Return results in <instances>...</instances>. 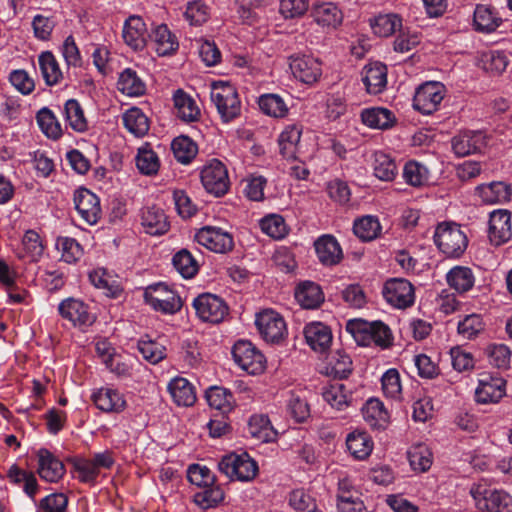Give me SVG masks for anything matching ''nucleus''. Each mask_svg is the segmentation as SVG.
I'll return each mask as SVG.
<instances>
[{"label":"nucleus","instance_id":"1","mask_svg":"<svg viewBox=\"0 0 512 512\" xmlns=\"http://www.w3.org/2000/svg\"><path fill=\"white\" fill-rule=\"evenodd\" d=\"M470 495L480 512H512V497L484 482L474 483Z\"/></svg>","mask_w":512,"mask_h":512},{"label":"nucleus","instance_id":"2","mask_svg":"<svg viewBox=\"0 0 512 512\" xmlns=\"http://www.w3.org/2000/svg\"><path fill=\"white\" fill-rule=\"evenodd\" d=\"M210 98L223 122H231L240 116L241 101L232 84L223 81L213 82Z\"/></svg>","mask_w":512,"mask_h":512},{"label":"nucleus","instance_id":"3","mask_svg":"<svg viewBox=\"0 0 512 512\" xmlns=\"http://www.w3.org/2000/svg\"><path fill=\"white\" fill-rule=\"evenodd\" d=\"M434 242L437 248L450 258L460 257L468 246V239L460 225L443 222L438 224L434 232Z\"/></svg>","mask_w":512,"mask_h":512},{"label":"nucleus","instance_id":"4","mask_svg":"<svg viewBox=\"0 0 512 512\" xmlns=\"http://www.w3.org/2000/svg\"><path fill=\"white\" fill-rule=\"evenodd\" d=\"M220 472L230 480L248 482L258 473V465L246 452L231 453L224 456L218 463Z\"/></svg>","mask_w":512,"mask_h":512},{"label":"nucleus","instance_id":"5","mask_svg":"<svg viewBox=\"0 0 512 512\" xmlns=\"http://www.w3.org/2000/svg\"><path fill=\"white\" fill-rule=\"evenodd\" d=\"M144 300L155 311L174 314L182 307L181 298L164 283L150 285L145 289Z\"/></svg>","mask_w":512,"mask_h":512},{"label":"nucleus","instance_id":"6","mask_svg":"<svg viewBox=\"0 0 512 512\" xmlns=\"http://www.w3.org/2000/svg\"><path fill=\"white\" fill-rule=\"evenodd\" d=\"M232 356L235 363L249 374H260L265 369L264 355L250 341H237L232 348Z\"/></svg>","mask_w":512,"mask_h":512},{"label":"nucleus","instance_id":"7","mask_svg":"<svg viewBox=\"0 0 512 512\" xmlns=\"http://www.w3.org/2000/svg\"><path fill=\"white\" fill-rule=\"evenodd\" d=\"M445 86L437 81H429L420 85L413 98V107L422 114L435 112L445 96Z\"/></svg>","mask_w":512,"mask_h":512},{"label":"nucleus","instance_id":"8","mask_svg":"<svg viewBox=\"0 0 512 512\" xmlns=\"http://www.w3.org/2000/svg\"><path fill=\"white\" fill-rule=\"evenodd\" d=\"M201 182L208 193L224 195L230 184L225 165L218 159L210 160L201 171Z\"/></svg>","mask_w":512,"mask_h":512},{"label":"nucleus","instance_id":"9","mask_svg":"<svg viewBox=\"0 0 512 512\" xmlns=\"http://www.w3.org/2000/svg\"><path fill=\"white\" fill-rule=\"evenodd\" d=\"M196 315L204 322L219 323L228 314V306L222 298L203 293L193 300Z\"/></svg>","mask_w":512,"mask_h":512},{"label":"nucleus","instance_id":"10","mask_svg":"<svg viewBox=\"0 0 512 512\" xmlns=\"http://www.w3.org/2000/svg\"><path fill=\"white\" fill-rule=\"evenodd\" d=\"M256 327L267 342L277 343L287 332L284 318L272 309H265L256 315Z\"/></svg>","mask_w":512,"mask_h":512},{"label":"nucleus","instance_id":"11","mask_svg":"<svg viewBox=\"0 0 512 512\" xmlns=\"http://www.w3.org/2000/svg\"><path fill=\"white\" fill-rule=\"evenodd\" d=\"M382 293L385 300L398 309L412 306L415 300L414 288L406 279L393 278L386 281Z\"/></svg>","mask_w":512,"mask_h":512},{"label":"nucleus","instance_id":"12","mask_svg":"<svg viewBox=\"0 0 512 512\" xmlns=\"http://www.w3.org/2000/svg\"><path fill=\"white\" fill-rule=\"evenodd\" d=\"M195 240L215 253L229 252L234 246L232 235L215 226H205L199 229L195 234Z\"/></svg>","mask_w":512,"mask_h":512},{"label":"nucleus","instance_id":"13","mask_svg":"<svg viewBox=\"0 0 512 512\" xmlns=\"http://www.w3.org/2000/svg\"><path fill=\"white\" fill-rule=\"evenodd\" d=\"M289 67L293 76L305 84H313L322 75L321 63L309 55H292Z\"/></svg>","mask_w":512,"mask_h":512},{"label":"nucleus","instance_id":"14","mask_svg":"<svg viewBox=\"0 0 512 512\" xmlns=\"http://www.w3.org/2000/svg\"><path fill=\"white\" fill-rule=\"evenodd\" d=\"M505 385L501 377L483 375L475 390L476 401L481 404L499 402L505 395Z\"/></svg>","mask_w":512,"mask_h":512},{"label":"nucleus","instance_id":"15","mask_svg":"<svg viewBox=\"0 0 512 512\" xmlns=\"http://www.w3.org/2000/svg\"><path fill=\"white\" fill-rule=\"evenodd\" d=\"M488 235L491 243L495 246L502 245L511 239V214L508 210L491 212Z\"/></svg>","mask_w":512,"mask_h":512},{"label":"nucleus","instance_id":"16","mask_svg":"<svg viewBox=\"0 0 512 512\" xmlns=\"http://www.w3.org/2000/svg\"><path fill=\"white\" fill-rule=\"evenodd\" d=\"M58 312L74 326H88L94 322V316L89 312L87 305L74 298L63 300L58 306Z\"/></svg>","mask_w":512,"mask_h":512},{"label":"nucleus","instance_id":"17","mask_svg":"<svg viewBox=\"0 0 512 512\" xmlns=\"http://www.w3.org/2000/svg\"><path fill=\"white\" fill-rule=\"evenodd\" d=\"M75 208L81 218L88 224H95L101 213L100 203L98 197L89 191L82 188L74 194Z\"/></svg>","mask_w":512,"mask_h":512},{"label":"nucleus","instance_id":"18","mask_svg":"<svg viewBox=\"0 0 512 512\" xmlns=\"http://www.w3.org/2000/svg\"><path fill=\"white\" fill-rule=\"evenodd\" d=\"M140 222L144 231L153 236L165 234L170 226L164 211L155 205L141 209Z\"/></svg>","mask_w":512,"mask_h":512},{"label":"nucleus","instance_id":"19","mask_svg":"<svg viewBox=\"0 0 512 512\" xmlns=\"http://www.w3.org/2000/svg\"><path fill=\"white\" fill-rule=\"evenodd\" d=\"M313 20L327 29L337 28L343 21V13L335 3L315 2L311 7Z\"/></svg>","mask_w":512,"mask_h":512},{"label":"nucleus","instance_id":"20","mask_svg":"<svg viewBox=\"0 0 512 512\" xmlns=\"http://www.w3.org/2000/svg\"><path fill=\"white\" fill-rule=\"evenodd\" d=\"M150 37L146 24L140 16H130L123 26V39L125 43L134 50H141L145 47Z\"/></svg>","mask_w":512,"mask_h":512},{"label":"nucleus","instance_id":"21","mask_svg":"<svg viewBox=\"0 0 512 512\" xmlns=\"http://www.w3.org/2000/svg\"><path fill=\"white\" fill-rule=\"evenodd\" d=\"M91 399L99 410L106 413H120L126 408L124 396L114 388L101 387L92 394Z\"/></svg>","mask_w":512,"mask_h":512},{"label":"nucleus","instance_id":"22","mask_svg":"<svg viewBox=\"0 0 512 512\" xmlns=\"http://www.w3.org/2000/svg\"><path fill=\"white\" fill-rule=\"evenodd\" d=\"M452 149L458 157H465L486 145L485 135L481 131H465L454 136Z\"/></svg>","mask_w":512,"mask_h":512},{"label":"nucleus","instance_id":"23","mask_svg":"<svg viewBox=\"0 0 512 512\" xmlns=\"http://www.w3.org/2000/svg\"><path fill=\"white\" fill-rule=\"evenodd\" d=\"M319 261L326 266L338 264L343 258V252L337 239L329 234L320 236L314 243Z\"/></svg>","mask_w":512,"mask_h":512},{"label":"nucleus","instance_id":"24","mask_svg":"<svg viewBox=\"0 0 512 512\" xmlns=\"http://www.w3.org/2000/svg\"><path fill=\"white\" fill-rule=\"evenodd\" d=\"M362 80L369 94L381 93L387 85V67L381 62H371L364 66Z\"/></svg>","mask_w":512,"mask_h":512},{"label":"nucleus","instance_id":"25","mask_svg":"<svg viewBox=\"0 0 512 512\" xmlns=\"http://www.w3.org/2000/svg\"><path fill=\"white\" fill-rule=\"evenodd\" d=\"M38 473L47 482H57L65 473L64 464L50 451L42 448L37 453Z\"/></svg>","mask_w":512,"mask_h":512},{"label":"nucleus","instance_id":"26","mask_svg":"<svg viewBox=\"0 0 512 512\" xmlns=\"http://www.w3.org/2000/svg\"><path fill=\"white\" fill-rule=\"evenodd\" d=\"M304 336L307 344L317 352L326 351L332 342L330 328L321 322H312L305 326Z\"/></svg>","mask_w":512,"mask_h":512},{"label":"nucleus","instance_id":"27","mask_svg":"<svg viewBox=\"0 0 512 512\" xmlns=\"http://www.w3.org/2000/svg\"><path fill=\"white\" fill-rule=\"evenodd\" d=\"M302 134V126L290 124L285 127L278 138L281 155L287 160H296L298 145Z\"/></svg>","mask_w":512,"mask_h":512},{"label":"nucleus","instance_id":"28","mask_svg":"<svg viewBox=\"0 0 512 512\" xmlns=\"http://www.w3.org/2000/svg\"><path fill=\"white\" fill-rule=\"evenodd\" d=\"M168 392L178 406L188 407L195 403L194 386L183 377L173 378L167 386Z\"/></svg>","mask_w":512,"mask_h":512},{"label":"nucleus","instance_id":"29","mask_svg":"<svg viewBox=\"0 0 512 512\" xmlns=\"http://www.w3.org/2000/svg\"><path fill=\"white\" fill-rule=\"evenodd\" d=\"M154 49L159 56L171 55L179 47L178 40L164 24L158 25L150 35Z\"/></svg>","mask_w":512,"mask_h":512},{"label":"nucleus","instance_id":"30","mask_svg":"<svg viewBox=\"0 0 512 512\" xmlns=\"http://www.w3.org/2000/svg\"><path fill=\"white\" fill-rule=\"evenodd\" d=\"M322 396L332 408L343 410L352 403V388L335 382L323 388Z\"/></svg>","mask_w":512,"mask_h":512},{"label":"nucleus","instance_id":"31","mask_svg":"<svg viewBox=\"0 0 512 512\" xmlns=\"http://www.w3.org/2000/svg\"><path fill=\"white\" fill-rule=\"evenodd\" d=\"M295 298L303 308L315 309L323 303L324 293L318 284L305 281L296 288Z\"/></svg>","mask_w":512,"mask_h":512},{"label":"nucleus","instance_id":"32","mask_svg":"<svg viewBox=\"0 0 512 512\" xmlns=\"http://www.w3.org/2000/svg\"><path fill=\"white\" fill-rule=\"evenodd\" d=\"M475 30L482 33L494 32L502 23V18L489 6L479 4L474 11Z\"/></svg>","mask_w":512,"mask_h":512},{"label":"nucleus","instance_id":"33","mask_svg":"<svg viewBox=\"0 0 512 512\" xmlns=\"http://www.w3.org/2000/svg\"><path fill=\"white\" fill-rule=\"evenodd\" d=\"M446 280L450 288L458 293H466L473 288L475 275L469 267L455 266L446 274Z\"/></svg>","mask_w":512,"mask_h":512},{"label":"nucleus","instance_id":"34","mask_svg":"<svg viewBox=\"0 0 512 512\" xmlns=\"http://www.w3.org/2000/svg\"><path fill=\"white\" fill-rule=\"evenodd\" d=\"M206 400L209 406L218 410L223 416L230 413L235 407V399L230 390L213 386L206 391Z\"/></svg>","mask_w":512,"mask_h":512},{"label":"nucleus","instance_id":"35","mask_svg":"<svg viewBox=\"0 0 512 512\" xmlns=\"http://www.w3.org/2000/svg\"><path fill=\"white\" fill-rule=\"evenodd\" d=\"M363 418L373 429H381L386 426L389 414L383 403L376 398L369 399L362 408Z\"/></svg>","mask_w":512,"mask_h":512},{"label":"nucleus","instance_id":"36","mask_svg":"<svg viewBox=\"0 0 512 512\" xmlns=\"http://www.w3.org/2000/svg\"><path fill=\"white\" fill-rule=\"evenodd\" d=\"M362 122L373 129H389L395 123L394 114L382 107L365 109L361 113Z\"/></svg>","mask_w":512,"mask_h":512},{"label":"nucleus","instance_id":"37","mask_svg":"<svg viewBox=\"0 0 512 512\" xmlns=\"http://www.w3.org/2000/svg\"><path fill=\"white\" fill-rule=\"evenodd\" d=\"M481 199L488 204L505 203L511 199L512 188L504 182H491L478 187Z\"/></svg>","mask_w":512,"mask_h":512},{"label":"nucleus","instance_id":"38","mask_svg":"<svg viewBox=\"0 0 512 512\" xmlns=\"http://www.w3.org/2000/svg\"><path fill=\"white\" fill-rule=\"evenodd\" d=\"M346 446L355 459L364 460L373 450V441L366 432L354 431L348 434Z\"/></svg>","mask_w":512,"mask_h":512},{"label":"nucleus","instance_id":"39","mask_svg":"<svg viewBox=\"0 0 512 512\" xmlns=\"http://www.w3.org/2000/svg\"><path fill=\"white\" fill-rule=\"evenodd\" d=\"M38 63L41 75L48 86L57 85L62 81L63 72L52 52H42L38 57Z\"/></svg>","mask_w":512,"mask_h":512},{"label":"nucleus","instance_id":"40","mask_svg":"<svg viewBox=\"0 0 512 512\" xmlns=\"http://www.w3.org/2000/svg\"><path fill=\"white\" fill-rule=\"evenodd\" d=\"M122 120L125 128L135 137H143L149 131V119L138 107L128 109L123 114Z\"/></svg>","mask_w":512,"mask_h":512},{"label":"nucleus","instance_id":"41","mask_svg":"<svg viewBox=\"0 0 512 512\" xmlns=\"http://www.w3.org/2000/svg\"><path fill=\"white\" fill-rule=\"evenodd\" d=\"M117 86L119 91L131 97L141 96L146 91L144 81L131 68H126L120 73Z\"/></svg>","mask_w":512,"mask_h":512},{"label":"nucleus","instance_id":"42","mask_svg":"<svg viewBox=\"0 0 512 512\" xmlns=\"http://www.w3.org/2000/svg\"><path fill=\"white\" fill-rule=\"evenodd\" d=\"M174 107L177 115L183 121H195L199 115L200 110L195 103L194 99L185 93L183 90L178 89L173 95Z\"/></svg>","mask_w":512,"mask_h":512},{"label":"nucleus","instance_id":"43","mask_svg":"<svg viewBox=\"0 0 512 512\" xmlns=\"http://www.w3.org/2000/svg\"><path fill=\"white\" fill-rule=\"evenodd\" d=\"M374 329L375 321L368 322L363 319L349 320L346 325V330L362 346H370L374 343Z\"/></svg>","mask_w":512,"mask_h":512},{"label":"nucleus","instance_id":"44","mask_svg":"<svg viewBox=\"0 0 512 512\" xmlns=\"http://www.w3.org/2000/svg\"><path fill=\"white\" fill-rule=\"evenodd\" d=\"M403 178L413 187H424L430 183L431 175L425 165L417 161H409L403 168Z\"/></svg>","mask_w":512,"mask_h":512},{"label":"nucleus","instance_id":"45","mask_svg":"<svg viewBox=\"0 0 512 512\" xmlns=\"http://www.w3.org/2000/svg\"><path fill=\"white\" fill-rule=\"evenodd\" d=\"M260 110L274 118H283L288 114L289 108L284 99L278 94H264L259 97Z\"/></svg>","mask_w":512,"mask_h":512},{"label":"nucleus","instance_id":"46","mask_svg":"<svg viewBox=\"0 0 512 512\" xmlns=\"http://www.w3.org/2000/svg\"><path fill=\"white\" fill-rule=\"evenodd\" d=\"M248 427L250 434L260 441L270 442L276 438L277 433L266 415L259 414L251 416Z\"/></svg>","mask_w":512,"mask_h":512},{"label":"nucleus","instance_id":"47","mask_svg":"<svg viewBox=\"0 0 512 512\" xmlns=\"http://www.w3.org/2000/svg\"><path fill=\"white\" fill-rule=\"evenodd\" d=\"M40 130L50 139L57 140L62 134V127L55 114L47 107L41 108L36 115Z\"/></svg>","mask_w":512,"mask_h":512},{"label":"nucleus","instance_id":"48","mask_svg":"<svg viewBox=\"0 0 512 512\" xmlns=\"http://www.w3.org/2000/svg\"><path fill=\"white\" fill-rule=\"evenodd\" d=\"M175 159L182 163H190L198 153L197 144L188 136L176 137L171 144Z\"/></svg>","mask_w":512,"mask_h":512},{"label":"nucleus","instance_id":"49","mask_svg":"<svg viewBox=\"0 0 512 512\" xmlns=\"http://www.w3.org/2000/svg\"><path fill=\"white\" fill-rule=\"evenodd\" d=\"M381 225L377 217L367 215L355 220L354 234L362 241H372L381 233Z\"/></svg>","mask_w":512,"mask_h":512},{"label":"nucleus","instance_id":"50","mask_svg":"<svg viewBox=\"0 0 512 512\" xmlns=\"http://www.w3.org/2000/svg\"><path fill=\"white\" fill-rule=\"evenodd\" d=\"M44 246L39 234L34 230L25 232L22 238V249L19 252L20 258H27L29 261H37L43 254Z\"/></svg>","mask_w":512,"mask_h":512},{"label":"nucleus","instance_id":"51","mask_svg":"<svg viewBox=\"0 0 512 512\" xmlns=\"http://www.w3.org/2000/svg\"><path fill=\"white\" fill-rule=\"evenodd\" d=\"M352 372V360L343 351H336L329 359L326 366V373L334 378L343 379Z\"/></svg>","mask_w":512,"mask_h":512},{"label":"nucleus","instance_id":"52","mask_svg":"<svg viewBox=\"0 0 512 512\" xmlns=\"http://www.w3.org/2000/svg\"><path fill=\"white\" fill-rule=\"evenodd\" d=\"M402 26V20L397 14H380L371 21L373 32L380 37H389Z\"/></svg>","mask_w":512,"mask_h":512},{"label":"nucleus","instance_id":"53","mask_svg":"<svg viewBox=\"0 0 512 512\" xmlns=\"http://www.w3.org/2000/svg\"><path fill=\"white\" fill-rule=\"evenodd\" d=\"M65 119L68 125L76 132H84L88 128L82 107L75 99H70L64 106Z\"/></svg>","mask_w":512,"mask_h":512},{"label":"nucleus","instance_id":"54","mask_svg":"<svg viewBox=\"0 0 512 512\" xmlns=\"http://www.w3.org/2000/svg\"><path fill=\"white\" fill-rule=\"evenodd\" d=\"M374 175L382 181H392L397 174L395 161L383 152L374 154Z\"/></svg>","mask_w":512,"mask_h":512},{"label":"nucleus","instance_id":"55","mask_svg":"<svg viewBox=\"0 0 512 512\" xmlns=\"http://www.w3.org/2000/svg\"><path fill=\"white\" fill-rule=\"evenodd\" d=\"M136 166L144 175H154L158 172L160 167L159 158L149 145L146 144L138 149Z\"/></svg>","mask_w":512,"mask_h":512},{"label":"nucleus","instance_id":"56","mask_svg":"<svg viewBox=\"0 0 512 512\" xmlns=\"http://www.w3.org/2000/svg\"><path fill=\"white\" fill-rule=\"evenodd\" d=\"M408 459L413 470L425 472L431 467L432 453L425 444H416L409 449Z\"/></svg>","mask_w":512,"mask_h":512},{"label":"nucleus","instance_id":"57","mask_svg":"<svg viewBox=\"0 0 512 512\" xmlns=\"http://www.w3.org/2000/svg\"><path fill=\"white\" fill-rule=\"evenodd\" d=\"M89 279L96 288L104 290L107 295L116 297L121 291L117 280L103 268L90 272Z\"/></svg>","mask_w":512,"mask_h":512},{"label":"nucleus","instance_id":"58","mask_svg":"<svg viewBox=\"0 0 512 512\" xmlns=\"http://www.w3.org/2000/svg\"><path fill=\"white\" fill-rule=\"evenodd\" d=\"M172 264L174 268L181 274L184 278H192L198 271V263L192 256V254L186 250L182 249L178 251L172 258Z\"/></svg>","mask_w":512,"mask_h":512},{"label":"nucleus","instance_id":"59","mask_svg":"<svg viewBox=\"0 0 512 512\" xmlns=\"http://www.w3.org/2000/svg\"><path fill=\"white\" fill-rule=\"evenodd\" d=\"M138 350L142 357L151 364H157L166 357L165 346L148 338H142L138 341Z\"/></svg>","mask_w":512,"mask_h":512},{"label":"nucleus","instance_id":"60","mask_svg":"<svg viewBox=\"0 0 512 512\" xmlns=\"http://www.w3.org/2000/svg\"><path fill=\"white\" fill-rule=\"evenodd\" d=\"M481 61L483 69L495 75L503 73L509 64L507 54L499 50L484 53Z\"/></svg>","mask_w":512,"mask_h":512},{"label":"nucleus","instance_id":"61","mask_svg":"<svg viewBox=\"0 0 512 512\" xmlns=\"http://www.w3.org/2000/svg\"><path fill=\"white\" fill-rule=\"evenodd\" d=\"M261 230L273 239H282L288 234V228L282 216L271 214L260 220Z\"/></svg>","mask_w":512,"mask_h":512},{"label":"nucleus","instance_id":"62","mask_svg":"<svg viewBox=\"0 0 512 512\" xmlns=\"http://www.w3.org/2000/svg\"><path fill=\"white\" fill-rule=\"evenodd\" d=\"M289 504L295 512H321L315 498L302 489H296L290 493Z\"/></svg>","mask_w":512,"mask_h":512},{"label":"nucleus","instance_id":"63","mask_svg":"<svg viewBox=\"0 0 512 512\" xmlns=\"http://www.w3.org/2000/svg\"><path fill=\"white\" fill-rule=\"evenodd\" d=\"M56 246L61 252V259L66 263H76L83 255L81 245L73 238L59 237Z\"/></svg>","mask_w":512,"mask_h":512},{"label":"nucleus","instance_id":"64","mask_svg":"<svg viewBox=\"0 0 512 512\" xmlns=\"http://www.w3.org/2000/svg\"><path fill=\"white\" fill-rule=\"evenodd\" d=\"M195 503L203 509L218 505L224 499V492L220 486L204 487V490L194 496Z\"/></svg>","mask_w":512,"mask_h":512}]
</instances>
